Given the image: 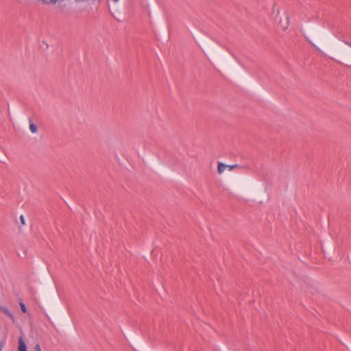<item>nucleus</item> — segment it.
Segmentation results:
<instances>
[{"label":"nucleus","instance_id":"0eeeda50","mask_svg":"<svg viewBox=\"0 0 351 351\" xmlns=\"http://www.w3.org/2000/svg\"><path fill=\"white\" fill-rule=\"evenodd\" d=\"M20 220L23 225L25 224V218H24L23 215L20 216Z\"/></svg>","mask_w":351,"mask_h":351},{"label":"nucleus","instance_id":"1a4fd4ad","mask_svg":"<svg viewBox=\"0 0 351 351\" xmlns=\"http://www.w3.org/2000/svg\"><path fill=\"white\" fill-rule=\"evenodd\" d=\"M344 43L351 47V43L345 40Z\"/></svg>","mask_w":351,"mask_h":351},{"label":"nucleus","instance_id":"9b49d317","mask_svg":"<svg viewBox=\"0 0 351 351\" xmlns=\"http://www.w3.org/2000/svg\"><path fill=\"white\" fill-rule=\"evenodd\" d=\"M112 1L113 2L117 3V2H118L119 0H112Z\"/></svg>","mask_w":351,"mask_h":351},{"label":"nucleus","instance_id":"423d86ee","mask_svg":"<svg viewBox=\"0 0 351 351\" xmlns=\"http://www.w3.org/2000/svg\"><path fill=\"white\" fill-rule=\"evenodd\" d=\"M239 167L238 165H228L227 168H228L230 170H232L235 168Z\"/></svg>","mask_w":351,"mask_h":351},{"label":"nucleus","instance_id":"39448f33","mask_svg":"<svg viewBox=\"0 0 351 351\" xmlns=\"http://www.w3.org/2000/svg\"><path fill=\"white\" fill-rule=\"evenodd\" d=\"M19 304H20L21 309L23 311V313H27V307H26L25 304L23 302H20Z\"/></svg>","mask_w":351,"mask_h":351},{"label":"nucleus","instance_id":"f257e3e1","mask_svg":"<svg viewBox=\"0 0 351 351\" xmlns=\"http://www.w3.org/2000/svg\"><path fill=\"white\" fill-rule=\"evenodd\" d=\"M19 351H27L26 343L21 337L19 339Z\"/></svg>","mask_w":351,"mask_h":351},{"label":"nucleus","instance_id":"20e7f679","mask_svg":"<svg viewBox=\"0 0 351 351\" xmlns=\"http://www.w3.org/2000/svg\"><path fill=\"white\" fill-rule=\"evenodd\" d=\"M29 130L32 133H36L37 132V126L32 121L29 124Z\"/></svg>","mask_w":351,"mask_h":351},{"label":"nucleus","instance_id":"f03ea898","mask_svg":"<svg viewBox=\"0 0 351 351\" xmlns=\"http://www.w3.org/2000/svg\"><path fill=\"white\" fill-rule=\"evenodd\" d=\"M0 312L3 313L4 314L7 315L9 317L12 319V321H14V316L12 314V313L9 311V309L6 306H0Z\"/></svg>","mask_w":351,"mask_h":351},{"label":"nucleus","instance_id":"7ed1b4c3","mask_svg":"<svg viewBox=\"0 0 351 351\" xmlns=\"http://www.w3.org/2000/svg\"><path fill=\"white\" fill-rule=\"evenodd\" d=\"M227 167H228V165H226L222 162H219L217 166V172L219 174H221L227 168Z\"/></svg>","mask_w":351,"mask_h":351},{"label":"nucleus","instance_id":"9d476101","mask_svg":"<svg viewBox=\"0 0 351 351\" xmlns=\"http://www.w3.org/2000/svg\"><path fill=\"white\" fill-rule=\"evenodd\" d=\"M311 45H313V47H315L317 49H319L313 43H312L311 42H310Z\"/></svg>","mask_w":351,"mask_h":351},{"label":"nucleus","instance_id":"6e6552de","mask_svg":"<svg viewBox=\"0 0 351 351\" xmlns=\"http://www.w3.org/2000/svg\"><path fill=\"white\" fill-rule=\"evenodd\" d=\"M35 350H36V351H41V349H40V345H39V344L36 345V346H35Z\"/></svg>","mask_w":351,"mask_h":351}]
</instances>
